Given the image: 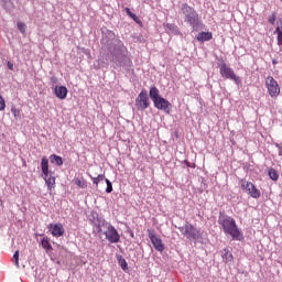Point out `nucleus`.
<instances>
[{
  "label": "nucleus",
  "instance_id": "6e6552de",
  "mask_svg": "<svg viewBox=\"0 0 282 282\" xmlns=\"http://www.w3.org/2000/svg\"><path fill=\"white\" fill-rule=\"evenodd\" d=\"M219 72H220V76L223 78L234 80V83H236V85H239V83H241V78L239 76H237L235 74V70H232V68L228 67V65H226V63H223L220 65Z\"/></svg>",
  "mask_w": 282,
  "mask_h": 282
},
{
  "label": "nucleus",
  "instance_id": "aec40b11",
  "mask_svg": "<svg viewBox=\"0 0 282 282\" xmlns=\"http://www.w3.org/2000/svg\"><path fill=\"white\" fill-rule=\"evenodd\" d=\"M93 180V184H95L96 188H98V184H100V182L105 181V174H99L96 177H91Z\"/></svg>",
  "mask_w": 282,
  "mask_h": 282
},
{
  "label": "nucleus",
  "instance_id": "20e7f679",
  "mask_svg": "<svg viewBox=\"0 0 282 282\" xmlns=\"http://www.w3.org/2000/svg\"><path fill=\"white\" fill-rule=\"evenodd\" d=\"M182 13L185 17V21L187 23H189V25H192V28H198L199 25V14L197 13V11H195V9L191 6H188V3H183L181 7Z\"/></svg>",
  "mask_w": 282,
  "mask_h": 282
},
{
  "label": "nucleus",
  "instance_id": "72a5a7b5",
  "mask_svg": "<svg viewBox=\"0 0 282 282\" xmlns=\"http://www.w3.org/2000/svg\"><path fill=\"white\" fill-rule=\"evenodd\" d=\"M126 12H127L128 17H130V18L135 14V13L131 12V9H129V8H126Z\"/></svg>",
  "mask_w": 282,
  "mask_h": 282
},
{
  "label": "nucleus",
  "instance_id": "7ed1b4c3",
  "mask_svg": "<svg viewBox=\"0 0 282 282\" xmlns=\"http://www.w3.org/2000/svg\"><path fill=\"white\" fill-rule=\"evenodd\" d=\"M41 171L42 177L47 186V191L56 188V177L50 174V160L46 156H43L41 160Z\"/></svg>",
  "mask_w": 282,
  "mask_h": 282
},
{
  "label": "nucleus",
  "instance_id": "423d86ee",
  "mask_svg": "<svg viewBox=\"0 0 282 282\" xmlns=\"http://www.w3.org/2000/svg\"><path fill=\"white\" fill-rule=\"evenodd\" d=\"M265 87L271 98H279V95L281 94V86H279V83L276 82V79H274V77L272 76L267 77Z\"/></svg>",
  "mask_w": 282,
  "mask_h": 282
},
{
  "label": "nucleus",
  "instance_id": "6ab92c4d",
  "mask_svg": "<svg viewBox=\"0 0 282 282\" xmlns=\"http://www.w3.org/2000/svg\"><path fill=\"white\" fill-rule=\"evenodd\" d=\"M269 176H270V180H272L273 182L279 181V172H276V170L274 169L269 170Z\"/></svg>",
  "mask_w": 282,
  "mask_h": 282
},
{
  "label": "nucleus",
  "instance_id": "2f4dec72",
  "mask_svg": "<svg viewBox=\"0 0 282 282\" xmlns=\"http://www.w3.org/2000/svg\"><path fill=\"white\" fill-rule=\"evenodd\" d=\"M130 19H132L135 23H141L140 18L134 13Z\"/></svg>",
  "mask_w": 282,
  "mask_h": 282
},
{
  "label": "nucleus",
  "instance_id": "dca6fc26",
  "mask_svg": "<svg viewBox=\"0 0 282 282\" xmlns=\"http://www.w3.org/2000/svg\"><path fill=\"white\" fill-rule=\"evenodd\" d=\"M149 95L153 102H155V100H159V98H162V96H160V89H158V87L155 86L150 88Z\"/></svg>",
  "mask_w": 282,
  "mask_h": 282
},
{
  "label": "nucleus",
  "instance_id": "b1692460",
  "mask_svg": "<svg viewBox=\"0 0 282 282\" xmlns=\"http://www.w3.org/2000/svg\"><path fill=\"white\" fill-rule=\"evenodd\" d=\"M11 112L13 115V118H21V110L17 109V107H12Z\"/></svg>",
  "mask_w": 282,
  "mask_h": 282
},
{
  "label": "nucleus",
  "instance_id": "bb28decb",
  "mask_svg": "<svg viewBox=\"0 0 282 282\" xmlns=\"http://www.w3.org/2000/svg\"><path fill=\"white\" fill-rule=\"evenodd\" d=\"M13 261H14V265L17 268H19V250H17L13 254Z\"/></svg>",
  "mask_w": 282,
  "mask_h": 282
},
{
  "label": "nucleus",
  "instance_id": "4be33fe9",
  "mask_svg": "<svg viewBox=\"0 0 282 282\" xmlns=\"http://www.w3.org/2000/svg\"><path fill=\"white\" fill-rule=\"evenodd\" d=\"M105 182L107 184L106 193H112L113 192V185L111 184V181H109V178H105Z\"/></svg>",
  "mask_w": 282,
  "mask_h": 282
},
{
  "label": "nucleus",
  "instance_id": "a211bd4d",
  "mask_svg": "<svg viewBox=\"0 0 282 282\" xmlns=\"http://www.w3.org/2000/svg\"><path fill=\"white\" fill-rule=\"evenodd\" d=\"M41 246L44 248V250H46V252L47 250H52V243H50V238L47 237L42 238Z\"/></svg>",
  "mask_w": 282,
  "mask_h": 282
},
{
  "label": "nucleus",
  "instance_id": "c756f323",
  "mask_svg": "<svg viewBox=\"0 0 282 282\" xmlns=\"http://www.w3.org/2000/svg\"><path fill=\"white\" fill-rule=\"evenodd\" d=\"M282 33V18L279 20V25L278 28L275 29V33Z\"/></svg>",
  "mask_w": 282,
  "mask_h": 282
},
{
  "label": "nucleus",
  "instance_id": "5701e85b",
  "mask_svg": "<svg viewBox=\"0 0 282 282\" xmlns=\"http://www.w3.org/2000/svg\"><path fill=\"white\" fill-rule=\"evenodd\" d=\"M166 30H169L170 32H177V25L173 24V23H166L165 24Z\"/></svg>",
  "mask_w": 282,
  "mask_h": 282
},
{
  "label": "nucleus",
  "instance_id": "f03ea898",
  "mask_svg": "<svg viewBox=\"0 0 282 282\" xmlns=\"http://www.w3.org/2000/svg\"><path fill=\"white\" fill-rule=\"evenodd\" d=\"M95 228L99 235L105 236V239L109 241V243H120V234L110 223L98 220V223L95 224Z\"/></svg>",
  "mask_w": 282,
  "mask_h": 282
},
{
  "label": "nucleus",
  "instance_id": "4468645a",
  "mask_svg": "<svg viewBox=\"0 0 282 282\" xmlns=\"http://www.w3.org/2000/svg\"><path fill=\"white\" fill-rule=\"evenodd\" d=\"M196 39L200 43H206V41H213V32H200L196 35Z\"/></svg>",
  "mask_w": 282,
  "mask_h": 282
},
{
  "label": "nucleus",
  "instance_id": "412c9836",
  "mask_svg": "<svg viewBox=\"0 0 282 282\" xmlns=\"http://www.w3.org/2000/svg\"><path fill=\"white\" fill-rule=\"evenodd\" d=\"M75 184L78 188H87V181L85 178H77Z\"/></svg>",
  "mask_w": 282,
  "mask_h": 282
},
{
  "label": "nucleus",
  "instance_id": "9b49d317",
  "mask_svg": "<svg viewBox=\"0 0 282 282\" xmlns=\"http://www.w3.org/2000/svg\"><path fill=\"white\" fill-rule=\"evenodd\" d=\"M153 105L155 109L164 111L165 113H171V102L166 100L164 97L154 100Z\"/></svg>",
  "mask_w": 282,
  "mask_h": 282
},
{
  "label": "nucleus",
  "instance_id": "9d476101",
  "mask_svg": "<svg viewBox=\"0 0 282 282\" xmlns=\"http://www.w3.org/2000/svg\"><path fill=\"white\" fill-rule=\"evenodd\" d=\"M135 107L139 111H144V109H149V96L147 90H141V93L135 98Z\"/></svg>",
  "mask_w": 282,
  "mask_h": 282
},
{
  "label": "nucleus",
  "instance_id": "c9c22d12",
  "mask_svg": "<svg viewBox=\"0 0 282 282\" xmlns=\"http://www.w3.org/2000/svg\"><path fill=\"white\" fill-rule=\"evenodd\" d=\"M186 164H187V166H191V163H188V161H186Z\"/></svg>",
  "mask_w": 282,
  "mask_h": 282
},
{
  "label": "nucleus",
  "instance_id": "f3484780",
  "mask_svg": "<svg viewBox=\"0 0 282 282\" xmlns=\"http://www.w3.org/2000/svg\"><path fill=\"white\" fill-rule=\"evenodd\" d=\"M51 164H56V166H63V158L56 154L50 155Z\"/></svg>",
  "mask_w": 282,
  "mask_h": 282
},
{
  "label": "nucleus",
  "instance_id": "f8f14e48",
  "mask_svg": "<svg viewBox=\"0 0 282 282\" xmlns=\"http://www.w3.org/2000/svg\"><path fill=\"white\" fill-rule=\"evenodd\" d=\"M48 230H51V234L53 237H63L65 235V228L63 227V224H50L47 226Z\"/></svg>",
  "mask_w": 282,
  "mask_h": 282
},
{
  "label": "nucleus",
  "instance_id": "e433bc0d",
  "mask_svg": "<svg viewBox=\"0 0 282 282\" xmlns=\"http://www.w3.org/2000/svg\"><path fill=\"white\" fill-rule=\"evenodd\" d=\"M273 65H276V61H273Z\"/></svg>",
  "mask_w": 282,
  "mask_h": 282
},
{
  "label": "nucleus",
  "instance_id": "7c9ffc66",
  "mask_svg": "<svg viewBox=\"0 0 282 282\" xmlns=\"http://www.w3.org/2000/svg\"><path fill=\"white\" fill-rule=\"evenodd\" d=\"M50 82L52 83V85H56L58 83V77L52 76Z\"/></svg>",
  "mask_w": 282,
  "mask_h": 282
},
{
  "label": "nucleus",
  "instance_id": "c85d7f7f",
  "mask_svg": "<svg viewBox=\"0 0 282 282\" xmlns=\"http://www.w3.org/2000/svg\"><path fill=\"white\" fill-rule=\"evenodd\" d=\"M119 263H120V267L122 268V270H127V268H128L127 260L121 259V260H119Z\"/></svg>",
  "mask_w": 282,
  "mask_h": 282
},
{
  "label": "nucleus",
  "instance_id": "393cba45",
  "mask_svg": "<svg viewBox=\"0 0 282 282\" xmlns=\"http://www.w3.org/2000/svg\"><path fill=\"white\" fill-rule=\"evenodd\" d=\"M18 30H19L22 34H25V23H23V22H18Z\"/></svg>",
  "mask_w": 282,
  "mask_h": 282
},
{
  "label": "nucleus",
  "instance_id": "a878e982",
  "mask_svg": "<svg viewBox=\"0 0 282 282\" xmlns=\"http://www.w3.org/2000/svg\"><path fill=\"white\" fill-rule=\"evenodd\" d=\"M0 111H6V99L0 95Z\"/></svg>",
  "mask_w": 282,
  "mask_h": 282
},
{
  "label": "nucleus",
  "instance_id": "39448f33",
  "mask_svg": "<svg viewBox=\"0 0 282 282\" xmlns=\"http://www.w3.org/2000/svg\"><path fill=\"white\" fill-rule=\"evenodd\" d=\"M178 230L188 241H197L202 237V231L191 223H186L183 227H180Z\"/></svg>",
  "mask_w": 282,
  "mask_h": 282
},
{
  "label": "nucleus",
  "instance_id": "473e14b6",
  "mask_svg": "<svg viewBox=\"0 0 282 282\" xmlns=\"http://www.w3.org/2000/svg\"><path fill=\"white\" fill-rule=\"evenodd\" d=\"M278 35V45H282V33H275Z\"/></svg>",
  "mask_w": 282,
  "mask_h": 282
},
{
  "label": "nucleus",
  "instance_id": "0eeeda50",
  "mask_svg": "<svg viewBox=\"0 0 282 282\" xmlns=\"http://www.w3.org/2000/svg\"><path fill=\"white\" fill-rule=\"evenodd\" d=\"M240 186H241L242 191L248 193V195H250V197H252L253 199H259V197H261V191H259L252 182L241 180Z\"/></svg>",
  "mask_w": 282,
  "mask_h": 282
},
{
  "label": "nucleus",
  "instance_id": "cd10ccee",
  "mask_svg": "<svg viewBox=\"0 0 282 282\" xmlns=\"http://www.w3.org/2000/svg\"><path fill=\"white\" fill-rule=\"evenodd\" d=\"M269 23H271V25H274V23H276V13H272L269 17Z\"/></svg>",
  "mask_w": 282,
  "mask_h": 282
},
{
  "label": "nucleus",
  "instance_id": "1a4fd4ad",
  "mask_svg": "<svg viewBox=\"0 0 282 282\" xmlns=\"http://www.w3.org/2000/svg\"><path fill=\"white\" fill-rule=\"evenodd\" d=\"M148 237L158 252H164V242H162V238L155 235L154 229H148Z\"/></svg>",
  "mask_w": 282,
  "mask_h": 282
},
{
  "label": "nucleus",
  "instance_id": "ddd939ff",
  "mask_svg": "<svg viewBox=\"0 0 282 282\" xmlns=\"http://www.w3.org/2000/svg\"><path fill=\"white\" fill-rule=\"evenodd\" d=\"M68 91L69 90H67V87L65 86H55L54 89V94L59 100H65V98H67Z\"/></svg>",
  "mask_w": 282,
  "mask_h": 282
},
{
  "label": "nucleus",
  "instance_id": "2eb2a0df",
  "mask_svg": "<svg viewBox=\"0 0 282 282\" xmlns=\"http://www.w3.org/2000/svg\"><path fill=\"white\" fill-rule=\"evenodd\" d=\"M221 257H223L224 263H232V261H235V257L228 249H223Z\"/></svg>",
  "mask_w": 282,
  "mask_h": 282
},
{
  "label": "nucleus",
  "instance_id": "f704fd0d",
  "mask_svg": "<svg viewBox=\"0 0 282 282\" xmlns=\"http://www.w3.org/2000/svg\"><path fill=\"white\" fill-rule=\"evenodd\" d=\"M7 67L12 70L14 69V64H12V62H8Z\"/></svg>",
  "mask_w": 282,
  "mask_h": 282
},
{
  "label": "nucleus",
  "instance_id": "f257e3e1",
  "mask_svg": "<svg viewBox=\"0 0 282 282\" xmlns=\"http://www.w3.org/2000/svg\"><path fill=\"white\" fill-rule=\"evenodd\" d=\"M218 224L221 226L225 235H229L235 241H243V234L237 226L235 218L220 213Z\"/></svg>",
  "mask_w": 282,
  "mask_h": 282
}]
</instances>
